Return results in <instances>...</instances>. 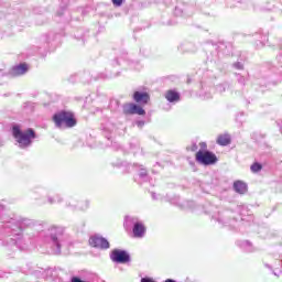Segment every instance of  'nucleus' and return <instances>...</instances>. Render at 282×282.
Listing matches in <instances>:
<instances>
[{
  "label": "nucleus",
  "instance_id": "nucleus-1",
  "mask_svg": "<svg viewBox=\"0 0 282 282\" xmlns=\"http://www.w3.org/2000/svg\"><path fill=\"white\" fill-rule=\"evenodd\" d=\"M134 102H126L123 104V113L124 116H147V111L144 110V105H149L151 102V95L147 91H134L132 95Z\"/></svg>",
  "mask_w": 282,
  "mask_h": 282
},
{
  "label": "nucleus",
  "instance_id": "nucleus-2",
  "mask_svg": "<svg viewBox=\"0 0 282 282\" xmlns=\"http://www.w3.org/2000/svg\"><path fill=\"white\" fill-rule=\"evenodd\" d=\"M12 135H13L15 142H18V144H20V147L25 148V147H30V144H32V140H34V138H36V132L32 128H29L23 132L21 130L20 126H13L12 127Z\"/></svg>",
  "mask_w": 282,
  "mask_h": 282
},
{
  "label": "nucleus",
  "instance_id": "nucleus-3",
  "mask_svg": "<svg viewBox=\"0 0 282 282\" xmlns=\"http://www.w3.org/2000/svg\"><path fill=\"white\" fill-rule=\"evenodd\" d=\"M53 122H55V126L61 128L63 124L67 127L68 129H72V127H76V118L74 117V113L72 111H59L53 116Z\"/></svg>",
  "mask_w": 282,
  "mask_h": 282
},
{
  "label": "nucleus",
  "instance_id": "nucleus-4",
  "mask_svg": "<svg viewBox=\"0 0 282 282\" xmlns=\"http://www.w3.org/2000/svg\"><path fill=\"white\" fill-rule=\"evenodd\" d=\"M195 160L198 164H203L204 166H213V164H217V162H219L216 153L204 150L196 152Z\"/></svg>",
  "mask_w": 282,
  "mask_h": 282
},
{
  "label": "nucleus",
  "instance_id": "nucleus-5",
  "mask_svg": "<svg viewBox=\"0 0 282 282\" xmlns=\"http://www.w3.org/2000/svg\"><path fill=\"white\" fill-rule=\"evenodd\" d=\"M111 261L115 263H129L130 257L127 251L115 249L110 254Z\"/></svg>",
  "mask_w": 282,
  "mask_h": 282
},
{
  "label": "nucleus",
  "instance_id": "nucleus-6",
  "mask_svg": "<svg viewBox=\"0 0 282 282\" xmlns=\"http://www.w3.org/2000/svg\"><path fill=\"white\" fill-rule=\"evenodd\" d=\"M89 243H90V246H93V248H102L105 250H107V248H109V241H107V239L100 238V237L90 238Z\"/></svg>",
  "mask_w": 282,
  "mask_h": 282
},
{
  "label": "nucleus",
  "instance_id": "nucleus-7",
  "mask_svg": "<svg viewBox=\"0 0 282 282\" xmlns=\"http://www.w3.org/2000/svg\"><path fill=\"white\" fill-rule=\"evenodd\" d=\"M133 237L137 239H142L144 237V232H147V227L142 223H135L132 229Z\"/></svg>",
  "mask_w": 282,
  "mask_h": 282
},
{
  "label": "nucleus",
  "instance_id": "nucleus-8",
  "mask_svg": "<svg viewBox=\"0 0 282 282\" xmlns=\"http://www.w3.org/2000/svg\"><path fill=\"white\" fill-rule=\"evenodd\" d=\"M29 67L26 63H21L12 68V76H23L28 72Z\"/></svg>",
  "mask_w": 282,
  "mask_h": 282
},
{
  "label": "nucleus",
  "instance_id": "nucleus-9",
  "mask_svg": "<svg viewBox=\"0 0 282 282\" xmlns=\"http://www.w3.org/2000/svg\"><path fill=\"white\" fill-rule=\"evenodd\" d=\"M234 191L239 193V195H245V193H248V185L243 181H236L234 183Z\"/></svg>",
  "mask_w": 282,
  "mask_h": 282
},
{
  "label": "nucleus",
  "instance_id": "nucleus-10",
  "mask_svg": "<svg viewBox=\"0 0 282 282\" xmlns=\"http://www.w3.org/2000/svg\"><path fill=\"white\" fill-rule=\"evenodd\" d=\"M216 142L220 147H228V144H230V142H231L230 134H228V133L219 134Z\"/></svg>",
  "mask_w": 282,
  "mask_h": 282
},
{
  "label": "nucleus",
  "instance_id": "nucleus-11",
  "mask_svg": "<svg viewBox=\"0 0 282 282\" xmlns=\"http://www.w3.org/2000/svg\"><path fill=\"white\" fill-rule=\"evenodd\" d=\"M165 98L169 102H177V100H180V93L175 90H167Z\"/></svg>",
  "mask_w": 282,
  "mask_h": 282
},
{
  "label": "nucleus",
  "instance_id": "nucleus-12",
  "mask_svg": "<svg viewBox=\"0 0 282 282\" xmlns=\"http://www.w3.org/2000/svg\"><path fill=\"white\" fill-rule=\"evenodd\" d=\"M251 172L252 173H259V171H261V169H263V165H261V163H253L252 165H251Z\"/></svg>",
  "mask_w": 282,
  "mask_h": 282
},
{
  "label": "nucleus",
  "instance_id": "nucleus-13",
  "mask_svg": "<svg viewBox=\"0 0 282 282\" xmlns=\"http://www.w3.org/2000/svg\"><path fill=\"white\" fill-rule=\"evenodd\" d=\"M199 147H200V151H208L207 149H208V144H206V142H200L199 143Z\"/></svg>",
  "mask_w": 282,
  "mask_h": 282
},
{
  "label": "nucleus",
  "instance_id": "nucleus-14",
  "mask_svg": "<svg viewBox=\"0 0 282 282\" xmlns=\"http://www.w3.org/2000/svg\"><path fill=\"white\" fill-rule=\"evenodd\" d=\"M123 0H112L113 6L120 7L122 6Z\"/></svg>",
  "mask_w": 282,
  "mask_h": 282
},
{
  "label": "nucleus",
  "instance_id": "nucleus-15",
  "mask_svg": "<svg viewBox=\"0 0 282 282\" xmlns=\"http://www.w3.org/2000/svg\"><path fill=\"white\" fill-rule=\"evenodd\" d=\"M141 282H155V281H153L150 278H143V279H141Z\"/></svg>",
  "mask_w": 282,
  "mask_h": 282
},
{
  "label": "nucleus",
  "instance_id": "nucleus-16",
  "mask_svg": "<svg viewBox=\"0 0 282 282\" xmlns=\"http://www.w3.org/2000/svg\"><path fill=\"white\" fill-rule=\"evenodd\" d=\"M192 151H197V144H194V145L192 147Z\"/></svg>",
  "mask_w": 282,
  "mask_h": 282
},
{
  "label": "nucleus",
  "instance_id": "nucleus-17",
  "mask_svg": "<svg viewBox=\"0 0 282 282\" xmlns=\"http://www.w3.org/2000/svg\"><path fill=\"white\" fill-rule=\"evenodd\" d=\"M165 282H175V280L167 279Z\"/></svg>",
  "mask_w": 282,
  "mask_h": 282
}]
</instances>
